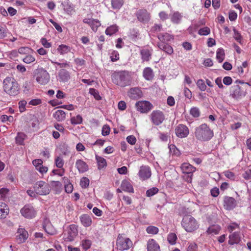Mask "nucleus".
<instances>
[{
	"label": "nucleus",
	"mask_w": 251,
	"mask_h": 251,
	"mask_svg": "<svg viewBox=\"0 0 251 251\" xmlns=\"http://www.w3.org/2000/svg\"><path fill=\"white\" fill-rule=\"evenodd\" d=\"M42 45L46 48H50L51 46L50 43L48 42L47 40L45 38H42L40 40Z\"/></svg>",
	"instance_id": "62"
},
{
	"label": "nucleus",
	"mask_w": 251,
	"mask_h": 251,
	"mask_svg": "<svg viewBox=\"0 0 251 251\" xmlns=\"http://www.w3.org/2000/svg\"><path fill=\"white\" fill-rule=\"evenodd\" d=\"M96 160H97L99 170H101L106 167V160L104 158L96 155Z\"/></svg>",
	"instance_id": "32"
},
{
	"label": "nucleus",
	"mask_w": 251,
	"mask_h": 251,
	"mask_svg": "<svg viewBox=\"0 0 251 251\" xmlns=\"http://www.w3.org/2000/svg\"><path fill=\"white\" fill-rule=\"evenodd\" d=\"M77 226L75 225L72 224L69 226L68 236L65 238L67 241H73L78 234V228Z\"/></svg>",
	"instance_id": "13"
},
{
	"label": "nucleus",
	"mask_w": 251,
	"mask_h": 251,
	"mask_svg": "<svg viewBox=\"0 0 251 251\" xmlns=\"http://www.w3.org/2000/svg\"><path fill=\"white\" fill-rule=\"evenodd\" d=\"M26 103V101L25 100H21L19 102V109L21 113H22L25 110V105Z\"/></svg>",
	"instance_id": "58"
},
{
	"label": "nucleus",
	"mask_w": 251,
	"mask_h": 251,
	"mask_svg": "<svg viewBox=\"0 0 251 251\" xmlns=\"http://www.w3.org/2000/svg\"><path fill=\"white\" fill-rule=\"evenodd\" d=\"M141 58L143 61H148L151 58V53L148 49H143L140 51Z\"/></svg>",
	"instance_id": "35"
},
{
	"label": "nucleus",
	"mask_w": 251,
	"mask_h": 251,
	"mask_svg": "<svg viewBox=\"0 0 251 251\" xmlns=\"http://www.w3.org/2000/svg\"><path fill=\"white\" fill-rule=\"evenodd\" d=\"M181 169L183 174H191L196 171V168L188 163H184L181 165Z\"/></svg>",
	"instance_id": "22"
},
{
	"label": "nucleus",
	"mask_w": 251,
	"mask_h": 251,
	"mask_svg": "<svg viewBox=\"0 0 251 251\" xmlns=\"http://www.w3.org/2000/svg\"><path fill=\"white\" fill-rule=\"evenodd\" d=\"M112 7L114 9H119L124 4V0H111Z\"/></svg>",
	"instance_id": "42"
},
{
	"label": "nucleus",
	"mask_w": 251,
	"mask_h": 251,
	"mask_svg": "<svg viewBox=\"0 0 251 251\" xmlns=\"http://www.w3.org/2000/svg\"><path fill=\"white\" fill-rule=\"evenodd\" d=\"M233 32L234 39L239 43H241L242 37L240 33L235 28H233Z\"/></svg>",
	"instance_id": "56"
},
{
	"label": "nucleus",
	"mask_w": 251,
	"mask_h": 251,
	"mask_svg": "<svg viewBox=\"0 0 251 251\" xmlns=\"http://www.w3.org/2000/svg\"><path fill=\"white\" fill-rule=\"evenodd\" d=\"M92 245V241L87 237L82 239L81 241V245L84 250L89 249Z\"/></svg>",
	"instance_id": "41"
},
{
	"label": "nucleus",
	"mask_w": 251,
	"mask_h": 251,
	"mask_svg": "<svg viewBox=\"0 0 251 251\" xmlns=\"http://www.w3.org/2000/svg\"><path fill=\"white\" fill-rule=\"evenodd\" d=\"M143 76L146 80H151L154 77L152 69L150 67L145 68L143 71Z\"/></svg>",
	"instance_id": "29"
},
{
	"label": "nucleus",
	"mask_w": 251,
	"mask_h": 251,
	"mask_svg": "<svg viewBox=\"0 0 251 251\" xmlns=\"http://www.w3.org/2000/svg\"><path fill=\"white\" fill-rule=\"evenodd\" d=\"M210 33V29L208 27L205 26L200 28L198 31V34L200 35L206 36Z\"/></svg>",
	"instance_id": "47"
},
{
	"label": "nucleus",
	"mask_w": 251,
	"mask_h": 251,
	"mask_svg": "<svg viewBox=\"0 0 251 251\" xmlns=\"http://www.w3.org/2000/svg\"><path fill=\"white\" fill-rule=\"evenodd\" d=\"M55 164L58 168H62L64 165V160L61 156H57L55 159Z\"/></svg>",
	"instance_id": "49"
},
{
	"label": "nucleus",
	"mask_w": 251,
	"mask_h": 251,
	"mask_svg": "<svg viewBox=\"0 0 251 251\" xmlns=\"http://www.w3.org/2000/svg\"><path fill=\"white\" fill-rule=\"evenodd\" d=\"M9 212L8 205L3 202H0V219H3L6 217Z\"/></svg>",
	"instance_id": "23"
},
{
	"label": "nucleus",
	"mask_w": 251,
	"mask_h": 251,
	"mask_svg": "<svg viewBox=\"0 0 251 251\" xmlns=\"http://www.w3.org/2000/svg\"><path fill=\"white\" fill-rule=\"evenodd\" d=\"M157 46L160 50H163L169 55L172 54L174 52V50L172 46L167 43H158Z\"/></svg>",
	"instance_id": "25"
},
{
	"label": "nucleus",
	"mask_w": 251,
	"mask_h": 251,
	"mask_svg": "<svg viewBox=\"0 0 251 251\" xmlns=\"http://www.w3.org/2000/svg\"><path fill=\"white\" fill-rule=\"evenodd\" d=\"M75 166L79 173H85L89 170V166L82 159L76 160Z\"/></svg>",
	"instance_id": "19"
},
{
	"label": "nucleus",
	"mask_w": 251,
	"mask_h": 251,
	"mask_svg": "<svg viewBox=\"0 0 251 251\" xmlns=\"http://www.w3.org/2000/svg\"><path fill=\"white\" fill-rule=\"evenodd\" d=\"M162 25L160 24H155L151 29V31L154 32V33H157L158 32H160L162 30Z\"/></svg>",
	"instance_id": "59"
},
{
	"label": "nucleus",
	"mask_w": 251,
	"mask_h": 251,
	"mask_svg": "<svg viewBox=\"0 0 251 251\" xmlns=\"http://www.w3.org/2000/svg\"><path fill=\"white\" fill-rule=\"evenodd\" d=\"M58 52L61 55H64L71 50L70 47L66 45L61 44L59 45L57 49Z\"/></svg>",
	"instance_id": "36"
},
{
	"label": "nucleus",
	"mask_w": 251,
	"mask_h": 251,
	"mask_svg": "<svg viewBox=\"0 0 251 251\" xmlns=\"http://www.w3.org/2000/svg\"><path fill=\"white\" fill-rule=\"evenodd\" d=\"M82 117L80 115L73 117L71 119V123L72 125H78L82 122Z\"/></svg>",
	"instance_id": "44"
},
{
	"label": "nucleus",
	"mask_w": 251,
	"mask_h": 251,
	"mask_svg": "<svg viewBox=\"0 0 251 251\" xmlns=\"http://www.w3.org/2000/svg\"><path fill=\"white\" fill-rule=\"evenodd\" d=\"M121 188L122 190L129 192V193H133V188L132 185L130 184L129 182L128 181L125 180H123L121 185Z\"/></svg>",
	"instance_id": "30"
},
{
	"label": "nucleus",
	"mask_w": 251,
	"mask_h": 251,
	"mask_svg": "<svg viewBox=\"0 0 251 251\" xmlns=\"http://www.w3.org/2000/svg\"><path fill=\"white\" fill-rule=\"evenodd\" d=\"M45 231L49 234L53 235L55 233V230L50 222H47L43 225Z\"/></svg>",
	"instance_id": "34"
},
{
	"label": "nucleus",
	"mask_w": 251,
	"mask_h": 251,
	"mask_svg": "<svg viewBox=\"0 0 251 251\" xmlns=\"http://www.w3.org/2000/svg\"><path fill=\"white\" fill-rule=\"evenodd\" d=\"M128 96L133 99H137L142 97V93L139 88H132L128 92Z\"/></svg>",
	"instance_id": "21"
},
{
	"label": "nucleus",
	"mask_w": 251,
	"mask_h": 251,
	"mask_svg": "<svg viewBox=\"0 0 251 251\" xmlns=\"http://www.w3.org/2000/svg\"><path fill=\"white\" fill-rule=\"evenodd\" d=\"M228 244L230 245L240 243L241 240V232L240 231H235L230 233L228 237Z\"/></svg>",
	"instance_id": "17"
},
{
	"label": "nucleus",
	"mask_w": 251,
	"mask_h": 251,
	"mask_svg": "<svg viewBox=\"0 0 251 251\" xmlns=\"http://www.w3.org/2000/svg\"><path fill=\"white\" fill-rule=\"evenodd\" d=\"M80 185L82 188H87L89 185V179L86 177H82L80 180Z\"/></svg>",
	"instance_id": "52"
},
{
	"label": "nucleus",
	"mask_w": 251,
	"mask_h": 251,
	"mask_svg": "<svg viewBox=\"0 0 251 251\" xmlns=\"http://www.w3.org/2000/svg\"><path fill=\"white\" fill-rule=\"evenodd\" d=\"M33 189L36 194L40 195H47L50 192V186L44 181H38L34 185Z\"/></svg>",
	"instance_id": "7"
},
{
	"label": "nucleus",
	"mask_w": 251,
	"mask_h": 251,
	"mask_svg": "<svg viewBox=\"0 0 251 251\" xmlns=\"http://www.w3.org/2000/svg\"><path fill=\"white\" fill-rule=\"evenodd\" d=\"M53 117L58 122L65 119L66 113L62 110H58L53 113Z\"/></svg>",
	"instance_id": "33"
},
{
	"label": "nucleus",
	"mask_w": 251,
	"mask_h": 251,
	"mask_svg": "<svg viewBox=\"0 0 251 251\" xmlns=\"http://www.w3.org/2000/svg\"><path fill=\"white\" fill-rule=\"evenodd\" d=\"M23 216L26 218L31 219L35 216L36 212L34 207L30 205H25L20 210Z\"/></svg>",
	"instance_id": "10"
},
{
	"label": "nucleus",
	"mask_w": 251,
	"mask_h": 251,
	"mask_svg": "<svg viewBox=\"0 0 251 251\" xmlns=\"http://www.w3.org/2000/svg\"><path fill=\"white\" fill-rule=\"evenodd\" d=\"M4 91L10 96H16L19 92V87L16 80L10 77H6L3 82Z\"/></svg>",
	"instance_id": "3"
},
{
	"label": "nucleus",
	"mask_w": 251,
	"mask_h": 251,
	"mask_svg": "<svg viewBox=\"0 0 251 251\" xmlns=\"http://www.w3.org/2000/svg\"><path fill=\"white\" fill-rule=\"evenodd\" d=\"M221 230V227L218 225H214L210 226L206 232L207 234L212 235L218 234Z\"/></svg>",
	"instance_id": "31"
},
{
	"label": "nucleus",
	"mask_w": 251,
	"mask_h": 251,
	"mask_svg": "<svg viewBox=\"0 0 251 251\" xmlns=\"http://www.w3.org/2000/svg\"><path fill=\"white\" fill-rule=\"evenodd\" d=\"M157 38L160 41L159 43H166L173 39V36L168 33H160L157 35Z\"/></svg>",
	"instance_id": "28"
},
{
	"label": "nucleus",
	"mask_w": 251,
	"mask_h": 251,
	"mask_svg": "<svg viewBox=\"0 0 251 251\" xmlns=\"http://www.w3.org/2000/svg\"><path fill=\"white\" fill-rule=\"evenodd\" d=\"M158 227L154 226H149L146 228V231L149 234H156L158 232Z\"/></svg>",
	"instance_id": "48"
},
{
	"label": "nucleus",
	"mask_w": 251,
	"mask_h": 251,
	"mask_svg": "<svg viewBox=\"0 0 251 251\" xmlns=\"http://www.w3.org/2000/svg\"><path fill=\"white\" fill-rule=\"evenodd\" d=\"M17 237L20 243L24 242L28 237L27 232L23 228H19L17 231Z\"/></svg>",
	"instance_id": "27"
},
{
	"label": "nucleus",
	"mask_w": 251,
	"mask_h": 251,
	"mask_svg": "<svg viewBox=\"0 0 251 251\" xmlns=\"http://www.w3.org/2000/svg\"><path fill=\"white\" fill-rule=\"evenodd\" d=\"M70 73L65 69H61L58 72L56 78L60 82H66L70 79Z\"/></svg>",
	"instance_id": "14"
},
{
	"label": "nucleus",
	"mask_w": 251,
	"mask_h": 251,
	"mask_svg": "<svg viewBox=\"0 0 251 251\" xmlns=\"http://www.w3.org/2000/svg\"><path fill=\"white\" fill-rule=\"evenodd\" d=\"M24 62L26 64H30L35 61V57L31 54L25 55L22 59Z\"/></svg>",
	"instance_id": "43"
},
{
	"label": "nucleus",
	"mask_w": 251,
	"mask_h": 251,
	"mask_svg": "<svg viewBox=\"0 0 251 251\" xmlns=\"http://www.w3.org/2000/svg\"><path fill=\"white\" fill-rule=\"evenodd\" d=\"M181 225L187 232H192L199 227V224L191 215H185L183 217Z\"/></svg>",
	"instance_id": "5"
},
{
	"label": "nucleus",
	"mask_w": 251,
	"mask_h": 251,
	"mask_svg": "<svg viewBox=\"0 0 251 251\" xmlns=\"http://www.w3.org/2000/svg\"><path fill=\"white\" fill-rule=\"evenodd\" d=\"M138 175L140 178L142 180H146L150 178L151 176V171L149 167L147 166H142L140 167Z\"/></svg>",
	"instance_id": "16"
},
{
	"label": "nucleus",
	"mask_w": 251,
	"mask_h": 251,
	"mask_svg": "<svg viewBox=\"0 0 251 251\" xmlns=\"http://www.w3.org/2000/svg\"><path fill=\"white\" fill-rule=\"evenodd\" d=\"M225 52L222 48H219L216 52V58L219 63H221L225 59Z\"/></svg>",
	"instance_id": "40"
},
{
	"label": "nucleus",
	"mask_w": 251,
	"mask_h": 251,
	"mask_svg": "<svg viewBox=\"0 0 251 251\" xmlns=\"http://www.w3.org/2000/svg\"><path fill=\"white\" fill-rule=\"evenodd\" d=\"M243 177L246 180L251 179V170L248 169L242 175Z\"/></svg>",
	"instance_id": "63"
},
{
	"label": "nucleus",
	"mask_w": 251,
	"mask_h": 251,
	"mask_svg": "<svg viewBox=\"0 0 251 251\" xmlns=\"http://www.w3.org/2000/svg\"><path fill=\"white\" fill-rule=\"evenodd\" d=\"M9 190L6 188H2L0 189V198L4 200L7 197Z\"/></svg>",
	"instance_id": "53"
},
{
	"label": "nucleus",
	"mask_w": 251,
	"mask_h": 251,
	"mask_svg": "<svg viewBox=\"0 0 251 251\" xmlns=\"http://www.w3.org/2000/svg\"><path fill=\"white\" fill-rule=\"evenodd\" d=\"M110 59L111 61L115 62L119 59V54L116 50H112L110 53Z\"/></svg>",
	"instance_id": "54"
},
{
	"label": "nucleus",
	"mask_w": 251,
	"mask_h": 251,
	"mask_svg": "<svg viewBox=\"0 0 251 251\" xmlns=\"http://www.w3.org/2000/svg\"><path fill=\"white\" fill-rule=\"evenodd\" d=\"M236 205L235 200L232 198L226 197L224 199V207L228 210L233 209Z\"/></svg>",
	"instance_id": "20"
},
{
	"label": "nucleus",
	"mask_w": 251,
	"mask_h": 251,
	"mask_svg": "<svg viewBox=\"0 0 251 251\" xmlns=\"http://www.w3.org/2000/svg\"><path fill=\"white\" fill-rule=\"evenodd\" d=\"M176 235L174 233H170L168 235L167 240L172 245L175 244L176 240Z\"/></svg>",
	"instance_id": "50"
},
{
	"label": "nucleus",
	"mask_w": 251,
	"mask_h": 251,
	"mask_svg": "<svg viewBox=\"0 0 251 251\" xmlns=\"http://www.w3.org/2000/svg\"><path fill=\"white\" fill-rule=\"evenodd\" d=\"M118 26L116 25H113L108 26L105 30L106 35L111 36L118 31Z\"/></svg>",
	"instance_id": "37"
},
{
	"label": "nucleus",
	"mask_w": 251,
	"mask_h": 251,
	"mask_svg": "<svg viewBox=\"0 0 251 251\" xmlns=\"http://www.w3.org/2000/svg\"><path fill=\"white\" fill-rule=\"evenodd\" d=\"M224 174L225 176L231 180H234L236 178L235 174L233 172H231L229 171H225Z\"/></svg>",
	"instance_id": "57"
},
{
	"label": "nucleus",
	"mask_w": 251,
	"mask_h": 251,
	"mask_svg": "<svg viewBox=\"0 0 251 251\" xmlns=\"http://www.w3.org/2000/svg\"><path fill=\"white\" fill-rule=\"evenodd\" d=\"M127 142L131 145H134L136 142V139L133 135H129L126 137Z\"/></svg>",
	"instance_id": "64"
},
{
	"label": "nucleus",
	"mask_w": 251,
	"mask_h": 251,
	"mask_svg": "<svg viewBox=\"0 0 251 251\" xmlns=\"http://www.w3.org/2000/svg\"><path fill=\"white\" fill-rule=\"evenodd\" d=\"M226 229L230 233H232L235 231H239V225L236 223H230L227 226Z\"/></svg>",
	"instance_id": "38"
},
{
	"label": "nucleus",
	"mask_w": 251,
	"mask_h": 251,
	"mask_svg": "<svg viewBox=\"0 0 251 251\" xmlns=\"http://www.w3.org/2000/svg\"><path fill=\"white\" fill-rule=\"evenodd\" d=\"M25 135L24 133H18L16 138L17 143L20 145H23L25 139Z\"/></svg>",
	"instance_id": "55"
},
{
	"label": "nucleus",
	"mask_w": 251,
	"mask_h": 251,
	"mask_svg": "<svg viewBox=\"0 0 251 251\" xmlns=\"http://www.w3.org/2000/svg\"><path fill=\"white\" fill-rule=\"evenodd\" d=\"M158 192V189L156 187H153L149 190L146 192V196L147 197H151L155 194H157Z\"/></svg>",
	"instance_id": "51"
},
{
	"label": "nucleus",
	"mask_w": 251,
	"mask_h": 251,
	"mask_svg": "<svg viewBox=\"0 0 251 251\" xmlns=\"http://www.w3.org/2000/svg\"><path fill=\"white\" fill-rule=\"evenodd\" d=\"M182 16L181 13L178 12H175L172 15L171 21L175 24H178L180 23Z\"/></svg>",
	"instance_id": "39"
},
{
	"label": "nucleus",
	"mask_w": 251,
	"mask_h": 251,
	"mask_svg": "<svg viewBox=\"0 0 251 251\" xmlns=\"http://www.w3.org/2000/svg\"><path fill=\"white\" fill-rule=\"evenodd\" d=\"M196 84L199 89L201 91H204L206 89V85L203 79H200L198 80Z\"/></svg>",
	"instance_id": "46"
},
{
	"label": "nucleus",
	"mask_w": 251,
	"mask_h": 251,
	"mask_svg": "<svg viewBox=\"0 0 251 251\" xmlns=\"http://www.w3.org/2000/svg\"><path fill=\"white\" fill-rule=\"evenodd\" d=\"M136 16L138 20L142 23H148L150 19V14L146 9H140L137 12Z\"/></svg>",
	"instance_id": "18"
},
{
	"label": "nucleus",
	"mask_w": 251,
	"mask_h": 251,
	"mask_svg": "<svg viewBox=\"0 0 251 251\" xmlns=\"http://www.w3.org/2000/svg\"><path fill=\"white\" fill-rule=\"evenodd\" d=\"M196 138L201 141H207L213 136V132L206 124H202L195 129Z\"/></svg>",
	"instance_id": "2"
},
{
	"label": "nucleus",
	"mask_w": 251,
	"mask_h": 251,
	"mask_svg": "<svg viewBox=\"0 0 251 251\" xmlns=\"http://www.w3.org/2000/svg\"><path fill=\"white\" fill-rule=\"evenodd\" d=\"M83 22L88 24L95 32L97 31L98 27L101 25L100 21L95 19L85 18L83 20Z\"/></svg>",
	"instance_id": "15"
},
{
	"label": "nucleus",
	"mask_w": 251,
	"mask_h": 251,
	"mask_svg": "<svg viewBox=\"0 0 251 251\" xmlns=\"http://www.w3.org/2000/svg\"><path fill=\"white\" fill-rule=\"evenodd\" d=\"M175 132L178 137L182 138L186 137L188 135L189 130L186 126L179 124L176 127Z\"/></svg>",
	"instance_id": "12"
},
{
	"label": "nucleus",
	"mask_w": 251,
	"mask_h": 251,
	"mask_svg": "<svg viewBox=\"0 0 251 251\" xmlns=\"http://www.w3.org/2000/svg\"><path fill=\"white\" fill-rule=\"evenodd\" d=\"M151 120L152 123L158 126L161 124L165 119V115L163 112L160 110L153 111L150 115Z\"/></svg>",
	"instance_id": "9"
},
{
	"label": "nucleus",
	"mask_w": 251,
	"mask_h": 251,
	"mask_svg": "<svg viewBox=\"0 0 251 251\" xmlns=\"http://www.w3.org/2000/svg\"><path fill=\"white\" fill-rule=\"evenodd\" d=\"M242 85H234L230 88V95L234 99L239 100L244 97L247 94V86L249 85L248 83L239 81Z\"/></svg>",
	"instance_id": "4"
},
{
	"label": "nucleus",
	"mask_w": 251,
	"mask_h": 251,
	"mask_svg": "<svg viewBox=\"0 0 251 251\" xmlns=\"http://www.w3.org/2000/svg\"><path fill=\"white\" fill-rule=\"evenodd\" d=\"M110 132V127L109 126L105 125H104L102 128V135L103 136H107L109 134Z\"/></svg>",
	"instance_id": "61"
},
{
	"label": "nucleus",
	"mask_w": 251,
	"mask_h": 251,
	"mask_svg": "<svg viewBox=\"0 0 251 251\" xmlns=\"http://www.w3.org/2000/svg\"><path fill=\"white\" fill-rule=\"evenodd\" d=\"M190 114L194 118H198L200 115V111L199 108L193 107L190 110Z\"/></svg>",
	"instance_id": "45"
},
{
	"label": "nucleus",
	"mask_w": 251,
	"mask_h": 251,
	"mask_svg": "<svg viewBox=\"0 0 251 251\" xmlns=\"http://www.w3.org/2000/svg\"><path fill=\"white\" fill-rule=\"evenodd\" d=\"M81 224L85 227L90 226L92 224V219L90 216L83 214L79 217Z\"/></svg>",
	"instance_id": "26"
},
{
	"label": "nucleus",
	"mask_w": 251,
	"mask_h": 251,
	"mask_svg": "<svg viewBox=\"0 0 251 251\" xmlns=\"http://www.w3.org/2000/svg\"><path fill=\"white\" fill-rule=\"evenodd\" d=\"M148 251H160V246L153 239H150L147 243Z\"/></svg>",
	"instance_id": "24"
},
{
	"label": "nucleus",
	"mask_w": 251,
	"mask_h": 251,
	"mask_svg": "<svg viewBox=\"0 0 251 251\" xmlns=\"http://www.w3.org/2000/svg\"><path fill=\"white\" fill-rule=\"evenodd\" d=\"M36 170L38 171L42 175H44L48 172V168L46 166H43L42 164L39 167L37 168Z\"/></svg>",
	"instance_id": "60"
},
{
	"label": "nucleus",
	"mask_w": 251,
	"mask_h": 251,
	"mask_svg": "<svg viewBox=\"0 0 251 251\" xmlns=\"http://www.w3.org/2000/svg\"><path fill=\"white\" fill-rule=\"evenodd\" d=\"M50 79V75L48 72L44 69H39L37 70L36 80L41 85H46Z\"/></svg>",
	"instance_id": "8"
},
{
	"label": "nucleus",
	"mask_w": 251,
	"mask_h": 251,
	"mask_svg": "<svg viewBox=\"0 0 251 251\" xmlns=\"http://www.w3.org/2000/svg\"><path fill=\"white\" fill-rule=\"evenodd\" d=\"M112 82L121 87H126L130 85L131 80L128 72L119 71L114 73L111 75Z\"/></svg>",
	"instance_id": "1"
},
{
	"label": "nucleus",
	"mask_w": 251,
	"mask_h": 251,
	"mask_svg": "<svg viewBox=\"0 0 251 251\" xmlns=\"http://www.w3.org/2000/svg\"><path fill=\"white\" fill-rule=\"evenodd\" d=\"M136 107L141 113H147L152 108V105L148 101H140L137 102Z\"/></svg>",
	"instance_id": "11"
},
{
	"label": "nucleus",
	"mask_w": 251,
	"mask_h": 251,
	"mask_svg": "<svg viewBox=\"0 0 251 251\" xmlns=\"http://www.w3.org/2000/svg\"><path fill=\"white\" fill-rule=\"evenodd\" d=\"M131 240L122 235L119 234L116 241V246L118 250L124 251L128 250L132 246Z\"/></svg>",
	"instance_id": "6"
}]
</instances>
